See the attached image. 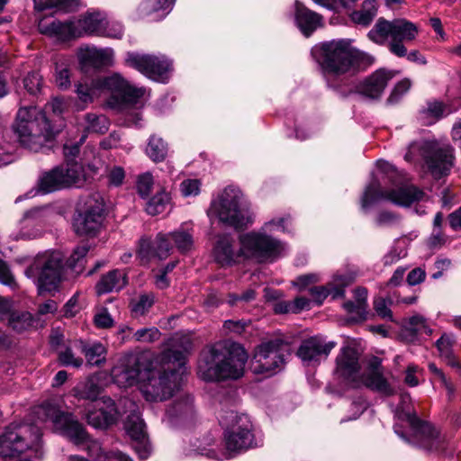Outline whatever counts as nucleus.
<instances>
[{
	"instance_id": "f257e3e1",
	"label": "nucleus",
	"mask_w": 461,
	"mask_h": 461,
	"mask_svg": "<svg viewBox=\"0 0 461 461\" xmlns=\"http://www.w3.org/2000/svg\"><path fill=\"white\" fill-rule=\"evenodd\" d=\"M185 354L168 349L162 353L158 367L151 368L149 362L146 375L142 377L141 392L147 401H165L178 390L186 373Z\"/></svg>"
},
{
	"instance_id": "f03ea898",
	"label": "nucleus",
	"mask_w": 461,
	"mask_h": 461,
	"mask_svg": "<svg viewBox=\"0 0 461 461\" xmlns=\"http://www.w3.org/2000/svg\"><path fill=\"white\" fill-rule=\"evenodd\" d=\"M221 422L228 427L224 433V449L212 447V444L209 441L206 445L195 444L194 447L185 450L186 455H201L210 459L225 460L261 443L256 438L253 425L247 415L231 411L226 419L221 418Z\"/></svg>"
},
{
	"instance_id": "7ed1b4c3",
	"label": "nucleus",
	"mask_w": 461,
	"mask_h": 461,
	"mask_svg": "<svg viewBox=\"0 0 461 461\" xmlns=\"http://www.w3.org/2000/svg\"><path fill=\"white\" fill-rule=\"evenodd\" d=\"M248 354L237 343H218L203 351L198 361V375L205 381L240 378L244 374Z\"/></svg>"
},
{
	"instance_id": "20e7f679",
	"label": "nucleus",
	"mask_w": 461,
	"mask_h": 461,
	"mask_svg": "<svg viewBox=\"0 0 461 461\" xmlns=\"http://www.w3.org/2000/svg\"><path fill=\"white\" fill-rule=\"evenodd\" d=\"M359 369L357 351L351 347L342 348L336 359L335 372L338 376L353 387L365 385L385 396L394 393V389L384 375L381 360L378 357L369 361L362 375H359Z\"/></svg>"
},
{
	"instance_id": "39448f33",
	"label": "nucleus",
	"mask_w": 461,
	"mask_h": 461,
	"mask_svg": "<svg viewBox=\"0 0 461 461\" xmlns=\"http://www.w3.org/2000/svg\"><path fill=\"white\" fill-rule=\"evenodd\" d=\"M376 167L395 187L389 191H382L380 182L373 179L366 187L361 199L363 210H368L383 200L400 206H410L424 199L425 194L421 190L411 185H402V176L394 166L385 160H378Z\"/></svg>"
},
{
	"instance_id": "423d86ee",
	"label": "nucleus",
	"mask_w": 461,
	"mask_h": 461,
	"mask_svg": "<svg viewBox=\"0 0 461 461\" xmlns=\"http://www.w3.org/2000/svg\"><path fill=\"white\" fill-rule=\"evenodd\" d=\"M12 128L18 144L32 152L43 150L58 133L46 112L36 106L21 107Z\"/></svg>"
},
{
	"instance_id": "0eeeda50",
	"label": "nucleus",
	"mask_w": 461,
	"mask_h": 461,
	"mask_svg": "<svg viewBox=\"0 0 461 461\" xmlns=\"http://www.w3.org/2000/svg\"><path fill=\"white\" fill-rule=\"evenodd\" d=\"M312 55L326 76H341L355 69L367 55L351 45L349 40H332L316 45Z\"/></svg>"
},
{
	"instance_id": "6e6552de",
	"label": "nucleus",
	"mask_w": 461,
	"mask_h": 461,
	"mask_svg": "<svg viewBox=\"0 0 461 461\" xmlns=\"http://www.w3.org/2000/svg\"><path fill=\"white\" fill-rule=\"evenodd\" d=\"M34 413L41 421L50 420L57 430L75 444H83L84 449L93 460L102 461L104 459L106 452H104L100 443L88 438L84 426L71 413L61 411L51 402H45L37 407Z\"/></svg>"
},
{
	"instance_id": "1a4fd4ad",
	"label": "nucleus",
	"mask_w": 461,
	"mask_h": 461,
	"mask_svg": "<svg viewBox=\"0 0 461 461\" xmlns=\"http://www.w3.org/2000/svg\"><path fill=\"white\" fill-rule=\"evenodd\" d=\"M418 33L417 25L406 19L399 18L388 21L379 18L367 36L376 44H386L393 55L403 58L407 55L405 43L414 41Z\"/></svg>"
},
{
	"instance_id": "9d476101",
	"label": "nucleus",
	"mask_w": 461,
	"mask_h": 461,
	"mask_svg": "<svg viewBox=\"0 0 461 461\" xmlns=\"http://www.w3.org/2000/svg\"><path fill=\"white\" fill-rule=\"evenodd\" d=\"M285 221L286 218L273 219L266 222L261 230L240 235L239 241L243 258L263 262L279 257L285 249L284 244L267 235V230H285Z\"/></svg>"
},
{
	"instance_id": "9b49d317",
	"label": "nucleus",
	"mask_w": 461,
	"mask_h": 461,
	"mask_svg": "<svg viewBox=\"0 0 461 461\" xmlns=\"http://www.w3.org/2000/svg\"><path fill=\"white\" fill-rule=\"evenodd\" d=\"M208 215L234 229L244 228L252 222L249 204L243 193L240 188L231 185L212 201Z\"/></svg>"
},
{
	"instance_id": "f8f14e48",
	"label": "nucleus",
	"mask_w": 461,
	"mask_h": 461,
	"mask_svg": "<svg viewBox=\"0 0 461 461\" xmlns=\"http://www.w3.org/2000/svg\"><path fill=\"white\" fill-rule=\"evenodd\" d=\"M41 431L37 424L13 422L0 435V456L15 459L27 450L40 456Z\"/></svg>"
},
{
	"instance_id": "ddd939ff",
	"label": "nucleus",
	"mask_w": 461,
	"mask_h": 461,
	"mask_svg": "<svg viewBox=\"0 0 461 461\" xmlns=\"http://www.w3.org/2000/svg\"><path fill=\"white\" fill-rule=\"evenodd\" d=\"M422 158L431 174L439 178L449 173L454 163V149L449 144H440L435 140H420L410 144L404 158L407 161Z\"/></svg>"
},
{
	"instance_id": "4468645a",
	"label": "nucleus",
	"mask_w": 461,
	"mask_h": 461,
	"mask_svg": "<svg viewBox=\"0 0 461 461\" xmlns=\"http://www.w3.org/2000/svg\"><path fill=\"white\" fill-rule=\"evenodd\" d=\"M62 268V256L59 252H45L37 256L33 264L25 270V275L37 279L40 293H51L59 287Z\"/></svg>"
},
{
	"instance_id": "2eb2a0df",
	"label": "nucleus",
	"mask_w": 461,
	"mask_h": 461,
	"mask_svg": "<svg viewBox=\"0 0 461 461\" xmlns=\"http://www.w3.org/2000/svg\"><path fill=\"white\" fill-rule=\"evenodd\" d=\"M288 354L289 346L282 339L262 342L255 348L250 369L254 374L272 375L281 370Z\"/></svg>"
},
{
	"instance_id": "dca6fc26",
	"label": "nucleus",
	"mask_w": 461,
	"mask_h": 461,
	"mask_svg": "<svg viewBox=\"0 0 461 461\" xmlns=\"http://www.w3.org/2000/svg\"><path fill=\"white\" fill-rule=\"evenodd\" d=\"M410 400L409 394H401V406L396 415L410 424L421 447L429 451L443 450L444 439L430 424L421 421L414 412L410 411L407 407Z\"/></svg>"
},
{
	"instance_id": "f3484780",
	"label": "nucleus",
	"mask_w": 461,
	"mask_h": 461,
	"mask_svg": "<svg viewBox=\"0 0 461 461\" xmlns=\"http://www.w3.org/2000/svg\"><path fill=\"white\" fill-rule=\"evenodd\" d=\"M149 366V358L141 354H127L122 356L112 368L113 381L119 387H131L139 382L146 375Z\"/></svg>"
},
{
	"instance_id": "a211bd4d",
	"label": "nucleus",
	"mask_w": 461,
	"mask_h": 461,
	"mask_svg": "<svg viewBox=\"0 0 461 461\" xmlns=\"http://www.w3.org/2000/svg\"><path fill=\"white\" fill-rule=\"evenodd\" d=\"M125 64L149 78L160 83H166L172 71V63L165 56L128 52L125 57Z\"/></svg>"
},
{
	"instance_id": "6ab92c4d",
	"label": "nucleus",
	"mask_w": 461,
	"mask_h": 461,
	"mask_svg": "<svg viewBox=\"0 0 461 461\" xmlns=\"http://www.w3.org/2000/svg\"><path fill=\"white\" fill-rule=\"evenodd\" d=\"M104 220V199L95 194L86 200L85 210L75 216L73 228L79 236H95L100 230Z\"/></svg>"
},
{
	"instance_id": "aec40b11",
	"label": "nucleus",
	"mask_w": 461,
	"mask_h": 461,
	"mask_svg": "<svg viewBox=\"0 0 461 461\" xmlns=\"http://www.w3.org/2000/svg\"><path fill=\"white\" fill-rule=\"evenodd\" d=\"M77 57L80 69L84 72L90 68H109L114 64V51L112 48L83 45L78 48Z\"/></svg>"
},
{
	"instance_id": "412c9836",
	"label": "nucleus",
	"mask_w": 461,
	"mask_h": 461,
	"mask_svg": "<svg viewBox=\"0 0 461 461\" xmlns=\"http://www.w3.org/2000/svg\"><path fill=\"white\" fill-rule=\"evenodd\" d=\"M97 84L100 86L101 93L111 92L119 95L127 103L136 102L143 96L145 90L141 87L133 86L121 74L113 73L108 77H97Z\"/></svg>"
},
{
	"instance_id": "4be33fe9",
	"label": "nucleus",
	"mask_w": 461,
	"mask_h": 461,
	"mask_svg": "<svg viewBox=\"0 0 461 461\" xmlns=\"http://www.w3.org/2000/svg\"><path fill=\"white\" fill-rule=\"evenodd\" d=\"M88 424L95 429H106L118 416L115 402L110 397H102L95 403H91L85 414Z\"/></svg>"
},
{
	"instance_id": "5701e85b",
	"label": "nucleus",
	"mask_w": 461,
	"mask_h": 461,
	"mask_svg": "<svg viewBox=\"0 0 461 461\" xmlns=\"http://www.w3.org/2000/svg\"><path fill=\"white\" fill-rule=\"evenodd\" d=\"M395 75L393 70L378 69L358 85L357 92L367 98L378 99Z\"/></svg>"
},
{
	"instance_id": "b1692460",
	"label": "nucleus",
	"mask_w": 461,
	"mask_h": 461,
	"mask_svg": "<svg viewBox=\"0 0 461 461\" xmlns=\"http://www.w3.org/2000/svg\"><path fill=\"white\" fill-rule=\"evenodd\" d=\"M215 261L222 267H230L238 264L243 258L240 247L236 249L235 240L229 234L217 237L213 247Z\"/></svg>"
},
{
	"instance_id": "393cba45",
	"label": "nucleus",
	"mask_w": 461,
	"mask_h": 461,
	"mask_svg": "<svg viewBox=\"0 0 461 461\" xmlns=\"http://www.w3.org/2000/svg\"><path fill=\"white\" fill-rule=\"evenodd\" d=\"M335 346L334 341L326 342L321 337H312L303 341L297 354L304 363L310 365L327 357Z\"/></svg>"
},
{
	"instance_id": "a878e982",
	"label": "nucleus",
	"mask_w": 461,
	"mask_h": 461,
	"mask_svg": "<svg viewBox=\"0 0 461 461\" xmlns=\"http://www.w3.org/2000/svg\"><path fill=\"white\" fill-rule=\"evenodd\" d=\"M39 31L42 34H46L50 37H54L59 41H68L73 38H77L79 34L76 30V23L72 21L60 22L53 20L48 22L46 19H41L39 21Z\"/></svg>"
},
{
	"instance_id": "bb28decb",
	"label": "nucleus",
	"mask_w": 461,
	"mask_h": 461,
	"mask_svg": "<svg viewBox=\"0 0 461 461\" xmlns=\"http://www.w3.org/2000/svg\"><path fill=\"white\" fill-rule=\"evenodd\" d=\"M194 410L193 399L185 395L176 400L167 410L166 416L172 424H184L193 420Z\"/></svg>"
},
{
	"instance_id": "cd10ccee",
	"label": "nucleus",
	"mask_w": 461,
	"mask_h": 461,
	"mask_svg": "<svg viewBox=\"0 0 461 461\" xmlns=\"http://www.w3.org/2000/svg\"><path fill=\"white\" fill-rule=\"evenodd\" d=\"M295 22L300 31L306 37L322 25L321 17L304 7L298 1L295 2Z\"/></svg>"
},
{
	"instance_id": "c85d7f7f",
	"label": "nucleus",
	"mask_w": 461,
	"mask_h": 461,
	"mask_svg": "<svg viewBox=\"0 0 461 461\" xmlns=\"http://www.w3.org/2000/svg\"><path fill=\"white\" fill-rule=\"evenodd\" d=\"M127 284L124 271L114 269L103 276L95 285L98 294L118 292Z\"/></svg>"
},
{
	"instance_id": "c756f323",
	"label": "nucleus",
	"mask_w": 461,
	"mask_h": 461,
	"mask_svg": "<svg viewBox=\"0 0 461 461\" xmlns=\"http://www.w3.org/2000/svg\"><path fill=\"white\" fill-rule=\"evenodd\" d=\"M76 23V30L79 32L78 37L85 35L101 36L104 19L99 13H90L83 15Z\"/></svg>"
},
{
	"instance_id": "7c9ffc66",
	"label": "nucleus",
	"mask_w": 461,
	"mask_h": 461,
	"mask_svg": "<svg viewBox=\"0 0 461 461\" xmlns=\"http://www.w3.org/2000/svg\"><path fill=\"white\" fill-rule=\"evenodd\" d=\"M176 0H143L140 5L139 12L142 16H150L157 21L164 18L171 10Z\"/></svg>"
},
{
	"instance_id": "2f4dec72",
	"label": "nucleus",
	"mask_w": 461,
	"mask_h": 461,
	"mask_svg": "<svg viewBox=\"0 0 461 461\" xmlns=\"http://www.w3.org/2000/svg\"><path fill=\"white\" fill-rule=\"evenodd\" d=\"M101 386L99 379L95 375L89 376L85 381L79 383L74 389V396L78 400H88L92 403H95L101 393Z\"/></svg>"
},
{
	"instance_id": "473e14b6",
	"label": "nucleus",
	"mask_w": 461,
	"mask_h": 461,
	"mask_svg": "<svg viewBox=\"0 0 461 461\" xmlns=\"http://www.w3.org/2000/svg\"><path fill=\"white\" fill-rule=\"evenodd\" d=\"M76 94L79 100V109H84L86 104L92 103L102 94L100 86L97 84V77L91 81L83 80L76 84Z\"/></svg>"
},
{
	"instance_id": "72a5a7b5",
	"label": "nucleus",
	"mask_w": 461,
	"mask_h": 461,
	"mask_svg": "<svg viewBox=\"0 0 461 461\" xmlns=\"http://www.w3.org/2000/svg\"><path fill=\"white\" fill-rule=\"evenodd\" d=\"M63 188L67 187L65 185L62 172L59 167L43 174L39 180V189L43 194L52 193Z\"/></svg>"
},
{
	"instance_id": "f704fd0d",
	"label": "nucleus",
	"mask_w": 461,
	"mask_h": 461,
	"mask_svg": "<svg viewBox=\"0 0 461 461\" xmlns=\"http://www.w3.org/2000/svg\"><path fill=\"white\" fill-rule=\"evenodd\" d=\"M34 8L39 12L54 9V13H68L77 6V0H33Z\"/></svg>"
},
{
	"instance_id": "c9c22d12",
	"label": "nucleus",
	"mask_w": 461,
	"mask_h": 461,
	"mask_svg": "<svg viewBox=\"0 0 461 461\" xmlns=\"http://www.w3.org/2000/svg\"><path fill=\"white\" fill-rule=\"evenodd\" d=\"M167 143L165 142L162 138L157 135H151L149 137L146 148V154L153 162L158 163L163 161L167 158Z\"/></svg>"
},
{
	"instance_id": "e433bc0d",
	"label": "nucleus",
	"mask_w": 461,
	"mask_h": 461,
	"mask_svg": "<svg viewBox=\"0 0 461 461\" xmlns=\"http://www.w3.org/2000/svg\"><path fill=\"white\" fill-rule=\"evenodd\" d=\"M377 14V3L375 0H366L363 2L359 11H354L351 14V19L354 23L367 26L371 23Z\"/></svg>"
},
{
	"instance_id": "4c0bfd02",
	"label": "nucleus",
	"mask_w": 461,
	"mask_h": 461,
	"mask_svg": "<svg viewBox=\"0 0 461 461\" xmlns=\"http://www.w3.org/2000/svg\"><path fill=\"white\" fill-rule=\"evenodd\" d=\"M355 275L349 272L336 273L332 279L328 283L331 289L332 299L343 297L345 288L353 283Z\"/></svg>"
},
{
	"instance_id": "58836bf2",
	"label": "nucleus",
	"mask_w": 461,
	"mask_h": 461,
	"mask_svg": "<svg viewBox=\"0 0 461 461\" xmlns=\"http://www.w3.org/2000/svg\"><path fill=\"white\" fill-rule=\"evenodd\" d=\"M79 347L89 365L99 366L105 361L106 348L103 344L95 342L86 346L80 342Z\"/></svg>"
},
{
	"instance_id": "ea45409f",
	"label": "nucleus",
	"mask_w": 461,
	"mask_h": 461,
	"mask_svg": "<svg viewBox=\"0 0 461 461\" xmlns=\"http://www.w3.org/2000/svg\"><path fill=\"white\" fill-rule=\"evenodd\" d=\"M446 112V106L443 103L434 100L427 103L426 107H424L420 113V119L425 124H432L440 118L443 117Z\"/></svg>"
},
{
	"instance_id": "a19ab883",
	"label": "nucleus",
	"mask_w": 461,
	"mask_h": 461,
	"mask_svg": "<svg viewBox=\"0 0 461 461\" xmlns=\"http://www.w3.org/2000/svg\"><path fill=\"white\" fill-rule=\"evenodd\" d=\"M144 427L145 425L140 413L132 411L126 419L125 429L133 441L146 437Z\"/></svg>"
},
{
	"instance_id": "79ce46f5",
	"label": "nucleus",
	"mask_w": 461,
	"mask_h": 461,
	"mask_svg": "<svg viewBox=\"0 0 461 461\" xmlns=\"http://www.w3.org/2000/svg\"><path fill=\"white\" fill-rule=\"evenodd\" d=\"M437 348L440 357L451 367L456 368L461 375V364L456 359L452 351V342L449 337L443 335L437 340Z\"/></svg>"
},
{
	"instance_id": "37998d69",
	"label": "nucleus",
	"mask_w": 461,
	"mask_h": 461,
	"mask_svg": "<svg viewBox=\"0 0 461 461\" xmlns=\"http://www.w3.org/2000/svg\"><path fill=\"white\" fill-rule=\"evenodd\" d=\"M171 200L170 193L165 189L158 192L146 204L149 215H158L165 212Z\"/></svg>"
},
{
	"instance_id": "c03bdc74",
	"label": "nucleus",
	"mask_w": 461,
	"mask_h": 461,
	"mask_svg": "<svg viewBox=\"0 0 461 461\" xmlns=\"http://www.w3.org/2000/svg\"><path fill=\"white\" fill-rule=\"evenodd\" d=\"M63 175L66 187L77 185L83 178V167L77 162L68 163L66 166L59 167Z\"/></svg>"
},
{
	"instance_id": "a18cd8bd",
	"label": "nucleus",
	"mask_w": 461,
	"mask_h": 461,
	"mask_svg": "<svg viewBox=\"0 0 461 461\" xmlns=\"http://www.w3.org/2000/svg\"><path fill=\"white\" fill-rule=\"evenodd\" d=\"M88 250L89 248L86 245L78 246L68 259V267L76 274H80L83 271Z\"/></svg>"
},
{
	"instance_id": "49530a36",
	"label": "nucleus",
	"mask_w": 461,
	"mask_h": 461,
	"mask_svg": "<svg viewBox=\"0 0 461 461\" xmlns=\"http://www.w3.org/2000/svg\"><path fill=\"white\" fill-rule=\"evenodd\" d=\"M109 122L104 115L87 113L85 129L88 132L104 133L108 131Z\"/></svg>"
},
{
	"instance_id": "de8ad7c7",
	"label": "nucleus",
	"mask_w": 461,
	"mask_h": 461,
	"mask_svg": "<svg viewBox=\"0 0 461 461\" xmlns=\"http://www.w3.org/2000/svg\"><path fill=\"white\" fill-rule=\"evenodd\" d=\"M171 240L176 244L177 249L181 252H186L193 249L194 239L192 233L188 230L179 229L174 232L169 233Z\"/></svg>"
},
{
	"instance_id": "09e8293b",
	"label": "nucleus",
	"mask_w": 461,
	"mask_h": 461,
	"mask_svg": "<svg viewBox=\"0 0 461 461\" xmlns=\"http://www.w3.org/2000/svg\"><path fill=\"white\" fill-rule=\"evenodd\" d=\"M7 324L12 330L20 333L32 325V317L29 312H14L10 315Z\"/></svg>"
},
{
	"instance_id": "8fccbe9b",
	"label": "nucleus",
	"mask_w": 461,
	"mask_h": 461,
	"mask_svg": "<svg viewBox=\"0 0 461 461\" xmlns=\"http://www.w3.org/2000/svg\"><path fill=\"white\" fill-rule=\"evenodd\" d=\"M429 370L433 375V379L440 383V384L447 390L448 398H452L456 392V388L453 383L434 363L429 364Z\"/></svg>"
},
{
	"instance_id": "3c124183",
	"label": "nucleus",
	"mask_w": 461,
	"mask_h": 461,
	"mask_svg": "<svg viewBox=\"0 0 461 461\" xmlns=\"http://www.w3.org/2000/svg\"><path fill=\"white\" fill-rule=\"evenodd\" d=\"M429 370L433 375V379L440 383V384L447 390L448 398H452L456 392V388L453 383L434 363L429 364Z\"/></svg>"
},
{
	"instance_id": "603ef678",
	"label": "nucleus",
	"mask_w": 461,
	"mask_h": 461,
	"mask_svg": "<svg viewBox=\"0 0 461 461\" xmlns=\"http://www.w3.org/2000/svg\"><path fill=\"white\" fill-rule=\"evenodd\" d=\"M405 329L413 335H417L422 332L426 334L431 333V330L427 325V320L419 314L409 318L405 324Z\"/></svg>"
},
{
	"instance_id": "864d4df0",
	"label": "nucleus",
	"mask_w": 461,
	"mask_h": 461,
	"mask_svg": "<svg viewBox=\"0 0 461 461\" xmlns=\"http://www.w3.org/2000/svg\"><path fill=\"white\" fill-rule=\"evenodd\" d=\"M155 245V256L159 259H164L167 258L172 249L171 246V239L168 234L159 233L156 237L154 241Z\"/></svg>"
},
{
	"instance_id": "5fc2aeb1",
	"label": "nucleus",
	"mask_w": 461,
	"mask_h": 461,
	"mask_svg": "<svg viewBox=\"0 0 461 461\" xmlns=\"http://www.w3.org/2000/svg\"><path fill=\"white\" fill-rule=\"evenodd\" d=\"M154 295L151 294H141L131 303V311L136 315H144L153 305Z\"/></svg>"
},
{
	"instance_id": "6e6d98bb",
	"label": "nucleus",
	"mask_w": 461,
	"mask_h": 461,
	"mask_svg": "<svg viewBox=\"0 0 461 461\" xmlns=\"http://www.w3.org/2000/svg\"><path fill=\"white\" fill-rule=\"evenodd\" d=\"M411 86V82L409 78H404L399 81L393 87L389 97L387 98V103L390 104H394L398 103L401 100V98L409 91Z\"/></svg>"
},
{
	"instance_id": "4d7b16f0",
	"label": "nucleus",
	"mask_w": 461,
	"mask_h": 461,
	"mask_svg": "<svg viewBox=\"0 0 461 461\" xmlns=\"http://www.w3.org/2000/svg\"><path fill=\"white\" fill-rule=\"evenodd\" d=\"M42 84V77L37 72L29 73L23 79L25 90L32 95H36L41 92Z\"/></svg>"
},
{
	"instance_id": "13d9d810",
	"label": "nucleus",
	"mask_w": 461,
	"mask_h": 461,
	"mask_svg": "<svg viewBox=\"0 0 461 461\" xmlns=\"http://www.w3.org/2000/svg\"><path fill=\"white\" fill-rule=\"evenodd\" d=\"M405 239L403 237L398 240L395 246L384 257V265H392L407 255L405 247L401 246V243L405 242Z\"/></svg>"
},
{
	"instance_id": "bf43d9fd",
	"label": "nucleus",
	"mask_w": 461,
	"mask_h": 461,
	"mask_svg": "<svg viewBox=\"0 0 461 461\" xmlns=\"http://www.w3.org/2000/svg\"><path fill=\"white\" fill-rule=\"evenodd\" d=\"M160 331L158 329L155 327L151 328H143L136 330L133 334V337L136 341L150 343L159 339Z\"/></svg>"
},
{
	"instance_id": "052dcab7",
	"label": "nucleus",
	"mask_w": 461,
	"mask_h": 461,
	"mask_svg": "<svg viewBox=\"0 0 461 461\" xmlns=\"http://www.w3.org/2000/svg\"><path fill=\"white\" fill-rule=\"evenodd\" d=\"M321 281V276L316 273L304 274L297 276L293 282V285L299 291L309 289L310 285Z\"/></svg>"
},
{
	"instance_id": "680f3d73",
	"label": "nucleus",
	"mask_w": 461,
	"mask_h": 461,
	"mask_svg": "<svg viewBox=\"0 0 461 461\" xmlns=\"http://www.w3.org/2000/svg\"><path fill=\"white\" fill-rule=\"evenodd\" d=\"M59 359L64 366H71L74 367H80L83 364V359L76 357L71 347H66L59 352Z\"/></svg>"
},
{
	"instance_id": "e2e57ef3",
	"label": "nucleus",
	"mask_w": 461,
	"mask_h": 461,
	"mask_svg": "<svg viewBox=\"0 0 461 461\" xmlns=\"http://www.w3.org/2000/svg\"><path fill=\"white\" fill-rule=\"evenodd\" d=\"M123 34V27L118 22H106L104 20V24L103 26V30L101 32L102 37L121 39Z\"/></svg>"
},
{
	"instance_id": "0e129e2a",
	"label": "nucleus",
	"mask_w": 461,
	"mask_h": 461,
	"mask_svg": "<svg viewBox=\"0 0 461 461\" xmlns=\"http://www.w3.org/2000/svg\"><path fill=\"white\" fill-rule=\"evenodd\" d=\"M153 184V176L150 173L147 172L140 175L137 181V189L140 195L147 197L151 192Z\"/></svg>"
},
{
	"instance_id": "69168bd1",
	"label": "nucleus",
	"mask_w": 461,
	"mask_h": 461,
	"mask_svg": "<svg viewBox=\"0 0 461 461\" xmlns=\"http://www.w3.org/2000/svg\"><path fill=\"white\" fill-rule=\"evenodd\" d=\"M137 254L141 262L147 263L152 257H156L154 243L146 239L140 240Z\"/></svg>"
},
{
	"instance_id": "338daca9",
	"label": "nucleus",
	"mask_w": 461,
	"mask_h": 461,
	"mask_svg": "<svg viewBox=\"0 0 461 461\" xmlns=\"http://www.w3.org/2000/svg\"><path fill=\"white\" fill-rule=\"evenodd\" d=\"M309 292L312 302L317 305H321L329 295H331V289L329 284L321 286H312L309 288Z\"/></svg>"
},
{
	"instance_id": "774afa93",
	"label": "nucleus",
	"mask_w": 461,
	"mask_h": 461,
	"mask_svg": "<svg viewBox=\"0 0 461 461\" xmlns=\"http://www.w3.org/2000/svg\"><path fill=\"white\" fill-rule=\"evenodd\" d=\"M94 322L96 327L101 329H108L113 326V319L108 312L106 308L99 309L94 317Z\"/></svg>"
}]
</instances>
